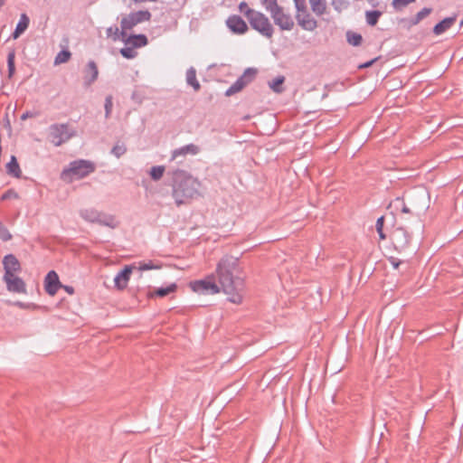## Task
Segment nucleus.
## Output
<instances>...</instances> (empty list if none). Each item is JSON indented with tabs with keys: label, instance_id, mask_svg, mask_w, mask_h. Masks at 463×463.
<instances>
[{
	"label": "nucleus",
	"instance_id": "f257e3e1",
	"mask_svg": "<svg viewBox=\"0 0 463 463\" xmlns=\"http://www.w3.org/2000/svg\"><path fill=\"white\" fill-rule=\"evenodd\" d=\"M215 272L218 283L228 300L236 305L241 304L244 296V279L239 258L224 255L218 261Z\"/></svg>",
	"mask_w": 463,
	"mask_h": 463
},
{
	"label": "nucleus",
	"instance_id": "603ef678",
	"mask_svg": "<svg viewBox=\"0 0 463 463\" xmlns=\"http://www.w3.org/2000/svg\"><path fill=\"white\" fill-rule=\"evenodd\" d=\"M300 1H301V0H295V2H296V5H297L298 4H302Z\"/></svg>",
	"mask_w": 463,
	"mask_h": 463
},
{
	"label": "nucleus",
	"instance_id": "49530a36",
	"mask_svg": "<svg viewBox=\"0 0 463 463\" xmlns=\"http://www.w3.org/2000/svg\"><path fill=\"white\" fill-rule=\"evenodd\" d=\"M390 262L394 269H398L401 264V261L395 258H390Z\"/></svg>",
	"mask_w": 463,
	"mask_h": 463
},
{
	"label": "nucleus",
	"instance_id": "4be33fe9",
	"mask_svg": "<svg viewBox=\"0 0 463 463\" xmlns=\"http://www.w3.org/2000/svg\"><path fill=\"white\" fill-rule=\"evenodd\" d=\"M6 171L8 175H11L16 178L21 176L22 171L14 156H11L10 162L6 165Z\"/></svg>",
	"mask_w": 463,
	"mask_h": 463
},
{
	"label": "nucleus",
	"instance_id": "a19ab883",
	"mask_svg": "<svg viewBox=\"0 0 463 463\" xmlns=\"http://www.w3.org/2000/svg\"><path fill=\"white\" fill-rule=\"evenodd\" d=\"M14 306L18 307L19 308L23 309H35L37 308V306L33 303H24L21 301H15L13 303Z\"/></svg>",
	"mask_w": 463,
	"mask_h": 463
},
{
	"label": "nucleus",
	"instance_id": "c9c22d12",
	"mask_svg": "<svg viewBox=\"0 0 463 463\" xmlns=\"http://www.w3.org/2000/svg\"><path fill=\"white\" fill-rule=\"evenodd\" d=\"M120 53L123 57L127 58V59H133L136 57L137 55V52H135L134 48L133 47H126V48H122L120 50Z\"/></svg>",
	"mask_w": 463,
	"mask_h": 463
},
{
	"label": "nucleus",
	"instance_id": "0eeeda50",
	"mask_svg": "<svg viewBox=\"0 0 463 463\" xmlns=\"http://www.w3.org/2000/svg\"><path fill=\"white\" fill-rule=\"evenodd\" d=\"M73 135L66 124H54L48 129V138L56 146L67 142Z\"/></svg>",
	"mask_w": 463,
	"mask_h": 463
},
{
	"label": "nucleus",
	"instance_id": "c03bdc74",
	"mask_svg": "<svg viewBox=\"0 0 463 463\" xmlns=\"http://www.w3.org/2000/svg\"><path fill=\"white\" fill-rule=\"evenodd\" d=\"M126 151V147L123 145H117L113 147L112 152L113 154L119 157L121 155H123Z\"/></svg>",
	"mask_w": 463,
	"mask_h": 463
},
{
	"label": "nucleus",
	"instance_id": "c756f323",
	"mask_svg": "<svg viewBox=\"0 0 463 463\" xmlns=\"http://www.w3.org/2000/svg\"><path fill=\"white\" fill-rule=\"evenodd\" d=\"M71 56V54L69 51H61L56 55L54 64L58 65L67 62L70 60Z\"/></svg>",
	"mask_w": 463,
	"mask_h": 463
},
{
	"label": "nucleus",
	"instance_id": "8fccbe9b",
	"mask_svg": "<svg viewBox=\"0 0 463 463\" xmlns=\"http://www.w3.org/2000/svg\"><path fill=\"white\" fill-rule=\"evenodd\" d=\"M27 118H29V114L28 113H24L21 116V119L22 120H25Z\"/></svg>",
	"mask_w": 463,
	"mask_h": 463
},
{
	"label": "nucleus",
	"instance_id": "de8ad7c7",
	"mask_svg": "<svg viewBox=\"0 0 463 463\" xmlns=\"http://www.w3.org/2000/svg\"><path fill=\"white\" fill-rule=\"evenodd\" d=\"M61 288L70 295H72L74 293V289L71 286H63V285H61Z\"/></svg>",
	"mask_w": 463,
	"mask_h": 463
},
{
	"label": "nucleus",
	"instance_id": "aec40b11",
	"mask_svg": "<svg viewBox=\"0 0 463 463\" xmlns=\"http://www.w3.org/2000/svg\"><path fill=\"white\" fill-rule=\"evenodd\" d=\"M125 43L133 48H140L147 44V38L144 34H134L128 36Z\"/></svg>",
	"mask_w": 463,
	"mask_h": 463
},
{
	"label": "nucleus",
	"instance_id": "72a5a7b5",
	"mask_svg": "<svg viewBox=\"0 0 463 463\" xmlns=\"http://www.w3.org/2000/svg\"><path fill=\"white\" fill-rule=\"evenodd\" d=\"M164 172H165L164 166H154L150 170V175L154 180H158L163 176Z\"/></svg>",
	"mask_w": 463,
	"mask_h": 463
},
{
	"label": "nucleus",
	"instance_id": "09e8293b",
	"mask_svg": "<svg viewBox=\"0 0 463 463\" xmlns=\"http://www.w3.org/2000/svg\"><path fill=\"white\" fill-rule=\"evenodd\" d=\"M373 62H374V60H372L371 61H368L364 64L360 65L359 68H367V67L371 66Z\"/></svg>",
	"mask_w": 463,
	"mask_h": 463
},
{
	"label": "nucleus",
	"instance_id": "423d86ee",
	"mask_svg": "<svg viewBox=\"0 0 463 463\" xmlns=\"http://www.w3.org/2000/svg\"><path fill=\"white\" fill-rule=\"evenodd\" d=\"M150 19L151 14L147 10H140L128 14L121 19V34L124 35L127 31L133 29L141 23L148 22Z\"/></svg>",
	"mask_w": 463,
	"mask_h": 463
},
{
	"label": "nucleus",
	"instance_id": "9b49d317",
	"mask_svg": "<svg viewBox=\"0 0 463 463\" xmlns=\"http://www.w3.org/2000/svg\"><path fill=\"white\" fill-rule=\"evenodd\" d=\"M411 239V234L402 227L395 229L391 235L392 244L398 251L405 250L410 245Z\"/></svg>",
	"mask_w": 463,
	"mask_h": 463
},
{
	"label": "nucleus",
	"instance_id": "a878e982",
	"mask_svg": "<svg viewBox=\"0 0 463 463\" xmlns=\"http://www.w3.org/2000/svg\"><path fill=\"white\" fill-rule=\"evenodd\" d=\"M162 268L161 263L153 260L139 262L138 266H136V269L140 271H146L150 269H160Z\"/></svg>",
	"mask_w": 463,
	"mask_h": 463
},
{
	"label": "nucleus",
	"instance_id": "4468645a",
	"mask_svg": "<svg viewBox=\"0 0 463 463\" xmlns=\"http://www.w3.org/2000/svg\"><path fill=\"white\" fill-rule=\"evenodd\" d=\"M134 269H136V265H127L116 275L114 283L118 289L122 290L128 287L130 275Z\"/></svg>",
	"mask_w": 463,
	"mask_h": 463
},
{
	"label": "nucleus",
	"instance_id": "2f4dec72",
	"mask_svg": "<svg viewBox=\"0 0 463 463\" xmlns=\"http://www.w3.org/2000/svg\"><path fill=\"white\" fill-rule=\"evenodd\" d=\"M347 41L350 44L354 46H357L362 43V36L355 33H347Z\"/></svg>",
	"mask_w": 463,
	"mask_h": 463
},
{
	"label": "nucleus",
	"instance_id": "5701e85b",
	"mask_svg": "<svg viewBox=\"0 0 463 463\" xmlns=\"http://www.w3.org/2000/svg\"><path fill=\"white\" fill-rule=\"evenodd\" d=\"M28 24L29 18L26 16V14H23L13 33V38L17 39L27 29Z\"/></svg>",
	"mask_w": 463,
	"mask_h": 463
},
{
	"label": "nucleus",
	"instance_id": "7c9ffc66",
	"mask_svg": "<svg viewBox=\"0 0 463 463\" xmlns=\"http://www.w3.org/2000/svg\"><path fill=\"white\" fill-rule=\"evenodd\" d=\"M383 224H384V217L381 216L376 221V231L379 234L381 241H384L386 239V235L383 232Z\"/></svg>",
	"mask_w": 463,
	"mask_h": 463
},
{
	"label": "nucleus",
	"instance_id": "f03ea898",
	"mask_svg": "<svg viewBox=\"0 0 463 463\" xmlns=\"http://www.w3.org/2000/svg\"><path fill=\"white\" fill-rule=\"evenodd\" d=\"M201 183L184 171L174 174L173 197L177 205L190 203L200 195Z\"/></svg>",
	"mask_w": 463,
	"mask_h": 463
},
{
	"label": "nucleus",
	"instance_id": "a211bd4d",
	"mask_svg": "<svg viewBox=\"0 0 463 463\" xmlns=\"http://www.w3.org/2000/svg\"><path fill=\"white\" fill-rule=\"evenodd\" d=\"M198 152V146L194 144H190L174 150L172 153V160H175L179 156H185L186 155H196Z\"/></svg>",
	"mask_w": 463,
	"mask_h": 463
},
{
	"label": "nucleus",
	"instance_id": "6ab92c4d",
	"mask_svg": "<svg viewBox=\"0 0 463 463\" xmlns=\"http://www.w3.org/2000/svg\"><path fill=\"white\" fill-rule=\"evenodd\" d=\"M176 290H177V285L175 283H172L165 288H159L155 289L152 292H149L148 298H153L156 297L164 298L167 295L175 293Z\"/></svg>",
	"mask_w": 463,
	"mask_h": 463
},
{
	"label": "nucleus",
	"instance_id": "b1692460",
	"mask_svg": "<svg viewBox=\"0 0 463 463\" xmlns=\"http://www.w3.org/2000/svg\"><path fill=\"white\" fill-rule=\"evenodd\" d=\"M312 11L317 14L322 15L326 12V0H308Z\"/></svg>",
	"mask_w": 463,
	"mask_h": 463
},
{
	"label": "nucleus",
	"instance_id": "f8f14e48",
	"mask_svg": "<svg viewBox=\"0 0 463 463\" xmlns=\"http://www.w3.org/2000/svg\"><path fill=\"white\" fill-rule=\"evenodd\" d=\"M271 17L281 30L289 31L294 27V21L290 14H286L281 7L273 13Z\"/></svg>",
	"mask_w": 463,
	"mask_h": 463
},
{
	"label": "nucleus",
	"instance_id": "cd10ccee",
	"mask_svg": "<svg viewBox=\"0 0 463 463\" xmlns=\"http://www.w3.org/2000/svg\"><path fill=\"white\" fill-rule=\"evenodd\" d=\"M382 13L379 11H368L365 14L366 22L368 24L373 26L377 24Z\"/></svg>",
	"mask_w": 463,
	"mask_h": 463
},
{
	"label": "nucleus",
	"instance_id": "1a4fd4ad",
	"mask_svg": "<svg viewBox=\"0 0 463 463\" xmlns=\"http://www.w3.org/2000/svg\"><path fill=\"white\" fill-rule=\"evenodd\" d=\"M297 13L296 19L298 25L307 31H313L317 28V23L314 17L308 13L304 4H298L296 5Z\"/></svg>",
	"mask_w": 463,
	"mask_h": 463
},
{
	"label": "nucleus",
	"instance_id": "f704fd0d",
	"mask_svg": "<svg viewBox=\"0 0 463 463\" xmlns=\"http://www.w3.org/2000/svg\"><path fill=\"white\" fill-rule=\"evenodd\" d=\"M14 58H15L14 52V51L10 52L8 54V58H7L9 77H12L15 71Z\"/></svg>",
	"mask_w": 463,
	"mask_h": 463
},
{
	"label": "nucleus",
	"instance_id": "f3484780",
	"mask_svg": "<svg viewBox=\"0 0 463 463\" xmlns=\"http://www.w3.org/2000/svg\"><path fill=\"white\" fill-rule=\"evenodd\" d=\"M4 275L17 274L21 271V264L17 258L13 254L6 255L3 260Z\"/></svg>",
	"mask_w": 463,
	"mask_h": 463
},
{
	"label": "nucleus",
	"instance_id": "2eb2a0df",
	"mask_svg": "<svg viewBox=\"0 0 463 463\" xmlns=\"http://www.w3.org/2000/svg\"><path fill=\"white\" fill-rule=\"evenodd\" d=\"M61 288L58 274L52 270L48 272L44 279V288L50 296H54L59 288Z\"/></svg>",
	"mask_w": 463,
	"mask_h": 463
},
{
	"label": "nucleus",
	"instance_id": "4c0bfd02",
	"mask_svg": "<svg viewBox=\"0 0 463 463\" xmlns=\"http://www.w3.org/2000/svg\"><path fill=\"white\" fill-rule=\"evenodd\" d=\"M430 12H431V9H430V8H423L421 11H420L416 14L414 24H418L423 18L427 17L430 14Z\"/></svg>",
	"mask_w": 463,
	"mask_h": 463
},
{
	"label": "nucleus",
	"instance_id": "c85d7f7f",
	"mask_svg": "<svg viewBox=\"0 0 463 463\" xmlns=\"http://www.w3.org/2000/svg\"><path fill=\"white\" fill-rule=\"evenodd\" d=\"M262 5L266 10L269 12L270 15L280 8L277 3V0H262Z\"/></svg>",
	"mask_w": 463,
	"mask_h": 463
},
{
	"label": "nucleus",
	"instance_id": "ea45409f",
	"mask_svg": "<svg viewBox=\"0 0 463 463\" xmlns=\"http://www.w3.org/2000/svg\"><path fill=\"white\" fill-rule=\"evenodd\" d=\"M413 2H415V0H393L392 5L395 9H401Z\"/></svg>",
	"mask_w": 463,
	"mask_h": 463
},
{
	"label": "nucleus",
	"instance_id": "3c124183",
	"mask_svg": "<svg viewBox=\"0 0 463 463\" xmlns=\"http://www.w3.org/2000/svg\"><path fill=\"white\" fill-rule=\"evenodd\" d=\"M402 212L403 213H409V209L407 207H403Z\"/></svg>",
	"mask_w": 463,
	"mask_h": 463
},
{
	"label": "nucleus",
	"instance_id": "864d4df0",
	"mask_svg": "<svg viewBox=\"0 0 463 463\" xmlns=\"http://www.w3.org/2000/svg\"><path fill=\"white\" fill-rule=\"evenodd\" d=\"M5 3V0H0V6H2Z\"/></svg>",
	"mask_w": 463,
	"mask_h": 463
},
{
	"label": "nucleus",
	"instance_id": "7ed1b4c3",
	"mask_svg": "<svg viewBox=\"0 0 463 463\" xmlns=\"http://www.w3.org/2000/svg\"><path fill=\"white\" fill-rule=\"evenodd\" d=\"M95 170V165L88 160H76L63 169L61 177L67 183L84 178Z\"/></svg>",
	"mask_w": 463,
	"mask_h": 463
},
{
	"label": "nucleus",
	"instance_id": "58836bf2",
	"mask_svg": "<svg viewBox=\"0 0 463 463\" xmlns=\"http://www.w3.org/2000/svg\"><path fill=\"white\" fill-rule=\"evenodd\" d=\"M12 235L10 232L4 227V225L0 222V240L4 241H7L11 240Z\"/></svg>",
	"mask_w": 463,
	"mask_h": 463
},
{
	"label": "nucleus",
	"instance_id": "473e14b6",
	"mask_svg": "<svg viewBox=\"0 0 463 463\" xmlns=\"http://www.w3.org/2000/svg\"><path fill=\"white\" fill-rule=\"evenodd\" d=\"M284 82V77H278L274 79L270 83L269 87L276 92H280L282 90V84Z\"/></svg>",
	"mask_w": 463,
	"mask_h": 463
},
{
	"label": "nucleus",
	"instance_id": "ddd939ff",
	"mask_svg": "<svg viewBox=\"0 0 463 463\" xmlns=\"http://www.w3.org/2000/svg\"><path fill=\"white\" fill-rule=\"evenodd\" d=\"M255 74L256 71L254 70H247L244 74L226 90V96H232L241 91L250 81Z\"/></svg>",
	"mask_w": 463,
	"mask_h": 463
},
{
	"label": "nucleus",
	"instance_id": "9d476101",
	"mask_svg": "<svg viewBox=\"0 0 463 463\" xmlns=\"http://www.w3.org/2000/svg\"><path fill=\"white\" fill-rule=\"evenodd\" d=\"M3 280L6 285V289L13 294L26 295L27 286L24 280L17 274L4 275Z\"/></svg>",
	"mask_w": 463,
	"mask_h": 463
},
{
	"label": "nucleus",
	"instance_id": "393cba45",
	"mask_svg": "<svg viewBox=\"0 0 463 463\" xmlns=\"http://www.w3.org/2000/svg\"><path fill=\"white\" fill-rule=\"evenodd\" d=\"M99 71L94 61H90L87 66L86 79L88 84L92 83L98 78Z\"/></svg>",
	"mask_w": 463,
	"mask_h": 463
},
{
	"label": "nucleus",
	"instance_id": "bb28decb",
	"mask_svg": "<svg viewBox=\"0 0 463 463\" xmlns=\"http://www.w3.org/2000/svg\"><path fill=\"white\" fill-rule=\"evenodd\" d=\"M186 81L194 89V90H198L200 89V83L196 80V71L194 69L191 68L186 71Z\"/></svg>",
	"mask_w": 463,
	"mask_h": 463
},
{
	"label": "nucleus",
	"instance_id": "412c9836",
	"mask_svg": "<svg viewBox=\"0 0 463 463\" xmlns=\"http://www.w3.org/2000/svg\"><path fill=\"white\" fill-rule=\"evenodd\" d=\"M456 18L455 17H448L443 19L441 22H439L438 24L435 25L433 32L436 35H439L446 32L448 29H449L453 24L455 23Z\"/></svg>",
	"mask_w": 463,
	"mask_h": 463
},
{
	"label": "nucleus",
	"instance_id": "20e7f679",
	"mask_svg": "<svg viewBox=\"0 0 463 463\" xmlns=\"http://www.w3.org/2000/svg\"><path fill=\"white\" fill-rule=\"evenodd\" d=\"M247 19L250 26L263 36L268 38L272 36L273 27L265 14L255 10H248Z\"/></svg>",
	"mask_w": 463,
	"mask_h": 463
},
{
	"label": "nucleus",
	"instance_id": "79ce46f5",
	"mask_svg": "<svg viewBox=\"0 0 463 463\" xmlns=\"http://www.w3.org/2000/svg\"><path fill=\"white\" fill-rule=\"evenodd\" d=\"M112 107H113L112 97L108 96L106 98V101H105V111H106L105 116H106V118L109 117L111 110H112Z\"/></svg>",
	"mask_w": 463,
	"mask_h": 463
},
{
	"label": "nucleus",
	"instance_id": "e433bc0d",
	"mask_svg": "<svg viewBox=\"0 0 463 463\" xmlns=\"http://www.w3.org/2000/svg\"><path fill=\"white\" fill-rule=\"evenodd\" d=\"M106 33L107 38H110L113 41H117L118 39V28L117 26L108 28Z\"/></svg>",
	"mask_w": 463,
	"mask_h": 463
},
{
	"label": "nucleus",
	"instance_id": "6e6552de",
	"mask_svg": "<svg viewBox=\"0 0 463 463\" xmlns=\"http://www.w3.org/2000/svg\"><path fill=\"white\" fill-rule=\"evenodd\" d=\"M81 216L89 222H99L111 228H115L118 225V221L114 216L100 213L94 209L83 210Z\"/></svg>",
	"mask_w": 463,
	"mask_h": 463
},
{
	"label": "nucleus",
	"instance_id": "37998d69",
	"mask_svg": "<svg viewBox=\"0 0 463 463\" xmlns=\"http://www.w3.org/2000/svg\"><path fill=\"white\" fill-rule=\"evenodd\" d=\"M18 198V194L10 189L8 191H6L1 197V200H8V199H17Z\"/></svg>",
	"mask_w": 463,
	"mask_h": 463
},
{
	"label": "nucleus",
	"instance_id": "dca6fc26",
	"mask_svg": "<svg viewBox=\"0 0 463 463\" xmlns=\"http://www.w3.org/2000/svg\"><path fill=\"white\" fill-rule=\"evenodd\" d=\"M226 24L232 32L237 34H243L248 31L247 24L238 15L230 16L226 21Z\"/></svg>",
	"mask_w": 463,
	"mask_h": 463
},
{
	"label": "nucleus",
	"instance_id": "a18cd8bd",
	"mask_svg": "<svg viewBox=\"0 0 463 463\" xmlns=\"http://www.w3.org/2000/svg\"><path fill=\"white\" fill-rule=\"evenodd\" d=\"M239 10L241 13H242L247 17L248 10H252V9L250 8L245 2H241L239 5Z\"/></svg>",
	"mask_w": 463,
	"mask_h": 463
},
{
	"label": "nucleus",
	"instance_id": "39448f33",
	"mask_svg": "<svg viewBox=\"0 0 463 463\" xmlns=\"http://www.w3.org/2000/svg\"><path fill=\"white\" fill-rule=\"evenodd\" d=\"M192 291L199 295H216L222 292L219 283L215 281L213 275H209L203 279H197L189 283Z\"/></svg>",
	"mask_w": 463,
	"mask_h": 463
}]
</instances>
